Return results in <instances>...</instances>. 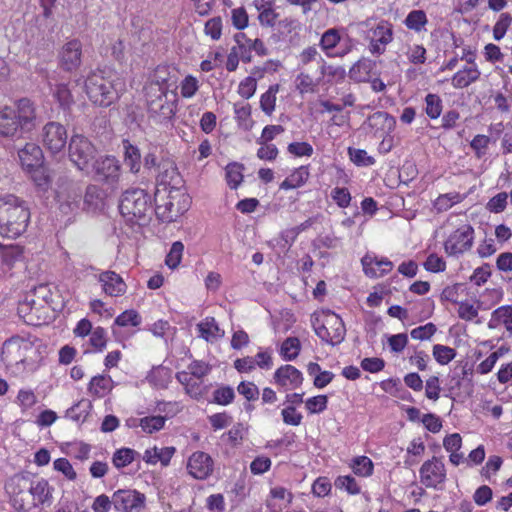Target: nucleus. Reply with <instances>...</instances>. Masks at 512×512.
Returning <instances> with one entry per match:
<instances>
[{
	"mask_svg": "<svg viewBox=\"0 0 512 512\" xmlns=\"http://www.w3.org/2000/svg\"><path fill=\"white\" fill-rule=\"evenodd\" d=\"M465 196L458 192H450L439 195L433 202V207L437 213H442L449 210L454 205L461 203Z\"/></svg>",
	"mask_w": 512,
	"mask_h": 512,
	"instance_id": "nucleus-37",
	"label": "nucleus"
},
{
	"mask_svg": "<svg viewBox=\"0 0 512 512\" xmlns=\"http://www.w3.org/2000/svg\"><path fill=\"white\" fill-rule=\"evenodd\" d=\"M350 160L357 166H371L375 159L367 154L363 149L348 148Z\"/></svg>",
	"mask_w": 512,
	"mask_h": 512,
	"instance_id": "nucleus-54",
	"label": "nucleus"
},
{
	"mask_svg": "<svg viewBox=\"0 0 512 512\" xmlns=\"http://www.w3.org/2000/svg\"><path fill=\"white\" fill-rule=\"evenodd\" d=\"M21 165L27 170H34L41 167L43 162V153L41 148L34 143H27L18 151Z\"/></svg>",
	"mask_w": 512,
	"mask_h": 512,
	"instance_id": "nucleus-28",
	"label": "nucleus"
},
{
	"mask_svg": "<svg viewBox=\"0 0 512 512\" xmlns=\"http://www.w3.org/2000/svg\"><path fill=\"white\" fill-rule=\"evenodd\" d=\"M33 350L31 342L20 337H12L4 342L1 359L7 367L18 366L26 362L29 352Z\"/></svg>",
	"mask_w": 512,
	"mask_h": 512,
	"instance_id": "nucleus-12",
	"label": "nucleus"
},
{
	"mask_svg": "<svg viewBox=\"0 0 512 512\" xmlns=\"http://www.w3.org/2000/svg\"><path fill=\"white\" fill-rule=\"evenodd\" d=\"M301 24L297 19L286 17L278 21L275 36L279 41L296 44L299 40Z\"/></svg>",
	"mask_w": 512,
	"mask_h": 512,
	"instance_id": "nucleus-26",
	"label": "nucleus"
},
{
	"mask_svg": "<svg viewBox=\"0 0 512 512\" xmlns=\"http://www.w3.org/2000/svg\"><path fill=\"white\" fill-rule=\"evenodd\" d=\"M124 90V82L117 76H106L104 71L91 72L85 80V91L95 105L108 107Z\"/></svg>",
	"mask_w": 512,
	"mask_h": 512,
	"instance_id": "nucleus-3",
	"label": "nucleus"
},
{
	"mask_svg": "<svg viewBox=\"0 0 512 512\" xmlns=\"http://www.w3.org/2000/svg\"><path fill=\"white\" fill-rule=\"evenodd\" d=\"M428 23V18L423 10H412L408 13L404 20V25L416 33L425 31V26Z\"/></svg>",
	"mask_w": 512,
	"mask_h": 512,
	"instance_id": "nucleus-38",
	"label": "nucleus"
},
{
	"mask_svg": "<svg viewBox=\"0 0 512 512\" xmlns=\"http://www.w3.org/2000/svg\"><path fill=\"white\" fill-rule=\"evenodd\" d=\"M309 178V170L307 166H301L295 169L281 184L280 189L291 190L304 185Z\"/></svg>",
	"mask_w": 512,
	"mask_h": 512,
	"instance_id": "nucleus-33",
	"label": "nucleus"
},
{
	"mask_svg": "<svg viewBox=\"0 0 512 512\" xmlns=\"http://www.w3.org/2000/svg\"><path fill=\"white\" fill-rule=\"evenodd\" d=\"M369 69L365 61H357L349 70V78L355 82H364L368 78Z\"/></svg>",
	"mask_w": 512,
	"mask_h": 512,
	"instance_id": "nucleus-56",
	"label": "nucleus"
},
{
	"mask_svg": "<svg viewBox=\"0 0 512 512\" xmlns=\"http://www.w3.org/2000/svg\"><path fill=\"white\" fill-rule=\"evenodd\" d=\"M507 199L508 194L500 192L488 201L486 208L492 213H501L506 209Z\"/></svg>",
	"mask_w": 512,
	"mask_h": 512,
	"instance_id": "nucleus-60",
	"label": "nucleus"
},
{
	"mask_svg": "<svg viewBox=\"0 0 512 512\" xmlns=\"http://www.w3.org/2000/svg\"><path fill=\"white\" fill-rule=\"evenodd\" d=\"M366 125L375 137L391 134L396 125V120L387 112L378 111L370 115L366 120Z\"/></svg>",
	"mask_w": 512,
	"mask_h": 512,
	"instance_id": "nucleus-22",
	"label": "nucleus"
},
{
	"mask_svg": "<svg viewBox=\"0 0 512 512\" xmlns=\"http://www.w3.org/2000/svg\"><path fill=\"white\" fill-rule=\"evenodd\" d=\"M111 389L112 379L104 375L94 376L88 386L89 393L98 398L104 397Z\"/></svg>",
	"mask_w": 512,
	"mask_h": 512,
	"instance_id": "nucleus-36",
	"label": "nucleus"
},
{
	"mask_svg": "<svg viewBox=\"0 0 512 512\" xmlns=\"http://www.w3.org/2000/svg\"><path fill=\"white\" fill-rule=\"evenodd\" d=\"M99 282L106 295L111 297L122 296L127 286L122 277L114 271H105L99 275Z\"/></svg>",
	"mask_w": 512,
	"mask_h": 512,
	"instance_id": "nucleus-27",
	"label": "nucleus"
},
{
	"mask_svg": "<svg viewBox=\"0 0 512 512\" xmlns=\"http://www.w3.org/2000/svg\"><path fill=\"white\" fill-rule=\"evenodd\" d=\"M212 396L213 403L226 406L233 402L235 398V392L232 387L222 385L213 392Z\"/></svg>",
	"mask_w": 512,
	"mask_h": 512,
	"instance_id": "nucleus-48",
	"label": "nucleus"
},
{
	"mask_svg": "<svg viewBox=\"0 0 512 512\" xmlns=\"http://www.w3.org/2000/svg\"><path fill=\"white\" fill-rule=\"evenodd\" d=\"M81 191L78 187L72 186L66 202L61 203L60 209L63 213L75 212L80 209Z\"/></svg>",
	"mask_w": 512,
	"mask_h": 512,
	"instance_id": "nucleus-47",
	"label": "nucleus"
},
{
	"mask_svg": "<svg viewBox=\"0 0 512 512\" xmlns=\"http://www.w3.org/2000/svg\"><path fill=\"white\" fill-rule=\"evenodd\" d=\"M91 408L89 400H81L66 411V416L73 421L84 419Z\"/></svg>",
	"mask_w": 512,
	"mask_h": 512,
	"instance_id": "nucleus-50",
	"label": "nucleus"
},
{
	"mask_svg": "<svg viewBox=\"0 0 512 512\" xmlns=\"http://www.w3.org/2000/svg\"><path fill=\"white\" fill-rule=\"evenodd\" d=\"M119 210L130 221L145 219L152 212L151 197L143 189L127 190L120 199Z\"/></svg>",
	"mask_w": 512,
	"mask_h": 512,
	"instance_id": "nucleus-5",
	"label": "nucleus"
},
{
	"mask_svg": "<svg viewBox=\"0 0 512 512\" xmlns=\"http://www.w3.org/2000/svg\"><path fill=\"white\" fill-rule=\"evenodd\" d=\"M96 154L95 146L87 137L79 134L71 137L69 157L79 170L89 174L92 164L96 160Z\"/></svg>",
	"mask_w": 512,
	"mask_h": 512,
	"instance_id": "nucleus-8",
	"label": "nucleus"
},
{
	"mask_svg": "<svg viewBox=\"0 0 512 512\" xmlns=\"http://www.w3.org/2000/svg\"><path fill=\"white\" fill-rule=\"evenodd\" d=\"M197 330L199 331V336L207 342H213L224 335V331L219 328L218 323L213 317H206L198 323Z\"/></svg>",
	"mask_w": 512,
	"mask_h": 512,
	"instance_id": "nucleus-32",
	"label": "nucleus"
},
{
	"mask_svg": "<svg viewBox=\"0 0 512 512\" xmlns=\"http://www.w3.org/2000/svg\"><path fill=\"white\" fill-rule=\"evenodd\" d=\"M244 165L238 162L229 163L225 167V178L231 189H237L243 181Z\"/></svg>",
	"mask_w": 512,
	"mask_h": 512,
	"instance_id": "nucleus-39",
	"label": "nucleus"
},
{
	"mask_svg": "<svg viewBox=\"0 0 512 512\" xmlns=\"http://www.w3.org/2000/svg\"><path fill=\"white\" fill-rule=\"evenodd\" d=\"M187 470L196 479H206L213 471V460L209 454L196 451L188 459Z\"/></svg>",
	"mask_w": 512,
	"mask_h": 512,
	"instance_id": "nucleus-20",
	"label": "nucleus"
},
{
	"mask_svg": "<svg viewBox=\"0 0 512 512\" xmlns=\"http://www.w3.org/2000/svg\"><path fill=\"white\" fill-rule=\"evenodd\" d=\"M30 220L27 203L15 195L0 198V235L16 238L24 233Z\"/></svg>",
	"mask_w": 512,
	"mask_h": 512,
	"instance_id": "nucleus-2",
	"label": "nucleus"
},
{
	"mask_svg": "<svg viewBox=\"0 0 512 512\" xmlns=\"http://www.w3.org/2000/svg\"><path fill=\"white\" fill-rule=\"evenodd\" d=\"M426 114L431 119L438 118L442 113V100L437 94H428L425 97Z\"/></svg>",
	"mask_w": 512,
	"mask_h": 512,
	"instance_id": "nucleus-51",
	"label": "nucleus"
},
{
	"mask_svg": "<svg viewBox=\"0 0 512 512\" xmlns=\"http://www.w3.org/2000/svg\"><path fill=\"white\" fill-rule=\"evenodd\" d=\"M158 175L156 178L157 189L155 192V201L161 197L162 192L166 193L169 189H173V186L179 187L181 178L177 172V167L170 161H162V166L157 170Z\"/></svg>",
	"mask_w": 512,
	"mask_h": 512,
	"instance_id": "nucleus-17",
	"label": "nucleus"
},
{
	"mask_svg": "<svg viewBox=\"0 0 512 512\" xmlns=\"http://www.w3.org/2000/svg\"><path fill=\"white\" fill-rule=\"evenodd\" d=\"M331 198L341 208H346L350 205L351 194L345 187H335L331 191Z\"/></svg>",
	"mask_w": 512,
	"mask_h": 512,
	"instance_id": "nucleus-62",
	"label": "nucleus"
},
{
	"mask_svg": "<svg viewBox=\"0 0 512 512\" xmlns=\"http://www.w3.org/2000/svg\"><path fill=\"white\" fill-rule=\"evenodd\" d=\"M328 397L326 395H318L306 400L305 405L312 414L321 413L327 408Z\"/></svg>",
	"mask_w": 512,
	"mask_h": 512,
	"instance_id": "nucleus-63",
	"label": "nucleus"
},
{
	"mask_svg": "<svg viewBox=\"0 0 512 512\" xmlns=\"http://www.w3.org/2000/svg\"><path fill=\"white\" fill-rule=\"evenodd\" d=\"M29 477L16 475L8 484V491L11 495L12 506L21 512H41L28 491Z\"/></svg>",
	"mask_w": 512,
	"mask_h": 512,
	"instance_id": "nucleus-10",
	"label": "nucleus"
},
{
	"mask_svg": "<svg viewBox=\"0 0 512 512\" xmlns=\"http://www.w3.org/2000/svg\"><path fill=\"white\" fill-rule=\"evenodd\" d=\"M500 325H504L512 333V306H501L492 312L488 328L496 329Z\"/></svg>",
	"mask_w": 512,
	"mask_h": 512,
	"instance_id": "nucleus-31",
	"label": "nucleus"
},
{
	"mask_svg": "<svg viewBox=\"0 0 512 512\" xmlns=\"http://www.w3.org/2000/svg\"><path fill=\"white\" fill-rule=\"evenodd\" d=\"M351 468L353 472L361 477H368L373 473V462L367 456H358L353 459Z\"/></svg>",
	"mask_w": 512,
	"mask_h": 512,
	"instance_id": "nucleus-45",
	"label": "nucleus"
},
{
	"mask_svg": "<svg viewBox=\"0 0 512 512\" xmlns=\"http://www.w3.org/2000/svg\"><path fill=\"white\" fill-rule=\"evenodd\" d=\"M22 257V250L19 246L9 245L2 246L0 245V262L4 267V271L10 270L13 265L19 261Z\"/></svg>",
	"mask_w": 512,
	"mask_h": 512,
	"instance_id": "nucleus-35",
	"label": "nucleus"
},
{
	"mask_svg": "<svg viewBox=\"0 0 512 512\" xmlns=\"http://www.w3.org/2000/svg\"><path fill=\"white\" fill-rule=\"evenodd\" d=\"M363 25L367 28L365 39L369 42V52L373 56L384 54L387 46L394 39L393 24L384 19L378 21L367 19L363 22Z\"/></svg>",
	"mask_w": 512,
	"mask_h": 512,
	"instance_id": "nucleus-6",
	"label": "nucleus"
},
{
	"mask_svg": "<svg viewBox=\"0 0 512 512\" xmlns=\"http://www.w3.org/2000/svg\"><path fill=\"white\" fill-rule=\"evenodd\" d=\"M138 452L131 448H120L116 450L112 457V463L116 468H124L131 464Z\"/></svg>",
	"mask_w": 512,
	"mask_h": 512,
	"instance_id": "nucleus-43",
	"label": "nucleus"
},
{
	"mask_svg": "<svg viewBox=\"0 0 512 512\" xmlns=\"http://www.w3.org/2000/svg\"><path fill=\"white\" fill-rule=\"evenodd\" d=\"M178 70L168 65H159L154 70L151 80L145 86V92H171L175 96L178 88Z\"/></svg>",
	"mask_w": 512,
	"mask_h": 512,
	"instance_id": "nucleus-11",
	"label": "nucleus"
},
{
	"mask_svg": "<svg viewBox=\"0 0 512 512\" xmlns=\"http://www.w3.org/2000/svg\"><path fill=\"white\" fill-rule=\"evenodd\" d=\"M166 417L157 415V416H146L140 418V427L147 434H153L162 430L165 426Z\"/></svg>",
	"mask_w": 512,
	"mask_h": 512,
	"instance_id": "nucleus-44",
	"label": "nucleus"
},
{
	"mask_svg": "<svg viewBox=\"0 0 512 512\" xmlns=\"http://www.w3.org/2000/svg\"><path fill=\"white\" fill-rule=\"evenodd\" d=\"M114 324L119 327H136L141 324V316L136 310H126L115 318Z\"/></svg>",
	"mask_w": 512,
	"mask_h": 512,
	"instance_id": "nucleus-49",
	"label": "nucleus"
},
{
	"mask_svg": "<svg viewBox=\"0 0 512 512\" xmlns=\"http://www.w3.org/2000/svg\"><path fill=\"white\" fill-rule=\"evenodd\" d=\"M436 331L437 328L433 323H427L412 329L410 335L415 340L423 341L430 339Z\"/></svg>",
	"mask_w": 512,
	"mask_h": 512,
	"instance_id": "nucleus-61",
	"label": "nucleus"
},
{
	"mask_svg": "<svg viewBox=\"0 0 512 512\" xmlns=\"http://www.w3.org/2000/svg\"><path fill=\"white\" fill-rule=\"evenodd\" d=\"M340 41V31L336 28H330L323 33L320 39V47L328 57H332L330 50L334 49Z\"/></svg>",
	"mask_w": 512,
	"mask_h": 512,
	"instance_id": "nucleus-40",
	"label": "nucleus"
},
{
	"mask_svg": "<svg viewBox=\"0 0 512 512\" xmlns=\"http://www.w3.org/2000/svg\"><path fill=\"white\" fill-rule=\"evenodd\" d=\"M36 120L34 103L28 98L19 99L14 106L0 109V136L20 138L35 128Z\"/></svg>",
	"mask_w": 512,
	"mask_h": 512,
	"instance_id": "nucleus-1",
	"label": "nucleus"
},
{
	"mask_svg": "<svg viewBox=\"0 0 512 512\" xmlns=\"http://www.w3.org/2000/svg\"><path fill=\"white\" fill-rule=\"evenodd\" d=\"M166 193L163 203H159V199L156 201L155 213L161 221L173 222L189 209L190 197L175 185Z\"/></svg>",
	"mask_w": 512,
	"mask_h": 512,
	"instance_id": "nucleus-7",
	"label": "nucleus"
},
{
	"mask_svg": "<svg viewBox=\"0 0 512 512\" xmlns=\"http://www.w3.org/2000/svg\"><path fill=\"white\" fill-rule=\"evenodd\" d=\"M364 274L369 278H380L388 274L393 263L387 258H378L375 254L367 253L361 259Z\"/></svg>",
	"mask_w": 512,
	"mask_h": 512,
	"instance_id": "nucleus-21",
	"label": "nucleus"
},
{
	"mask_svg": "<svg viewBox=\"0 0 512 512\" xmlns=\"http://www.w3.org/2000/svg\"><path fill=\"white\" fill-rule=\"evenodd\" d=\"M274 382L284 391L299 388L303 383V375L296 367L285 364L280 366L274 373Z\"/></svg>",
	"mask_w": 512,
	"mask_h": 512,
	"instance_id": "nucleus-19",
	"label": "nucleus"
},
{
	"mask_svg": "<svg viewBox=\"0 0 512 512\" xmlns=\"http://www.w3.org/2000/svg\"><path fill=\"white\" fill-rule=\"evenodd\" d=\"M434 359L440 365H446L456 357V350L442 344H435L432 351Z\"/></svg>",
	"mask_w": 512,
	"mask_h": 512,
	"instance_id": "nucleus-46",
	"label": "nucleus"
},
{
	"mask_svg": "<svg viewBox=\"0 0 512 512\" xmlns=\"http://www.w3.org/2000/svg\"><path fill=\"white\" fill-rule=\"evenodd\" d=\"M28 491L32 495L34 501L42 511L45 505H51L53 500L54 488L50 486L49 482L44 478L31 479L29 478Z\"/></svg>",
	"mask_w": 512,
	"mask_h": 512,
	"instance_id": "nucleus-23",
	"label": "nucleus"
},
{
	"mask_svg": "<svg viewBox=\"0 0 512 512\" xmlns=\"http://www.w3.org/2000/svg\"><path fill=\"white\" fill-rule=\"evenodd\" d=\"M82 45L78 40L66 43L60 53L61 65L67 71L77 69L81 64Z\"/></svg>",
	"mask_w": 512,
	"mask_h": 512,
	"instance_id": "nucleus-25",
	"label": "nucleus"
},
{
	"mask_svg": "<svg viewBox=\"0 0 512 512\" xmlns=\"http://www.w3.org/2000/svg\"><path fill=\"white\" fill-rule=\"evenodd\" d=\"M175 451L174 447L158 448L155 446L144 452L143 460L147 464L155 465L157 462H160L163 466H167Z\"/></svg>",
	"mask_w": 512,
	"mask_h": 512,
	"instance_id": "nucleus-30",
	"label": "nucleus"
},
{
	"mask_svg": "<svg viewBox=\"0 0 512 512\" xmlns=\"http://www.w3.org/2000/svg\"><path fill=\"white\" fill-rule=\"evenodd\" d=\"M280 90L279 84L271 85L268 90L261 95L260 108L266 115H271L275 110L276 94Z\"/></svg>",
	"mask_w": 512,
	"mask_h": 512,
	"instance_id": "nucleus-41",
	"label": "nucleus"
},
{
	"mask_svg": "<svg viewBox=\"0 0 512 512\" xmlns=\"http://www.w3.org/2000/svg\"><path fill=\"white\" fill-rule=\"evenodd\" d=\"M67 143V131L58 122H49L43 128V144L52 153L60 152Z\"/></svg>",
	"mask_w": 512,
	"mask_h": 512,
	"instance_id": "nucleus-18",
	"label": "nucleus"
},
{
	"mask_svg": "<svg viewBox=\"0 0 512 512\" xmlns=\"http://www.w3.org/2000/svg\"><path fill=\"white\" fill-rule=\"evenodd\" d=\"M180 88L182 97L191 98L199 89L198 80L192 75H187L181 82Z\"/></svg>",
	"mask_w": 512,
	"mask_h": 512,
	"instance_id": "nucleus-64",
	"label": "nucleus"
},
{
	"mask_svg": "<svg viewBox=\"0 0 512 512\" xmlns=\"http://www.w3.org/2000/svg\"><path fill=\"white\" fill-rule=\"evenodd\" d=\"M480 75L481 72L476 64L472 66H465L453 75L451 84L456 89L466 88L470 84L476 82L480 78Z\"/></svg>",
	"mask_w": 512,
	"mask_h": 512,
	"instance_id": "nucleus-29",
	"label": "nucleus"
},
{
	"mask_svg": "<svg viewBox=\"0 0 512 512\" xmlns=\"http://www.w3.org/2000/svg\"><path fill=\"white\" fill-rule=\"evenodd\" d=\"M124 162L130 171L134 174L138 173L141 168V154L138 147L131 144L128 140L123 141Z\"/></svg>",
	"mask_w": 512,
	"mask_h": 512,
	"instance_id": "nucleus-34",
	"label": "nucleus"
},
{
	"mask_svg": "<svg viewBox=\"0 0 512 512\" xmlns=\"http://www.w3.org/2000/svg\"><path fill=\"white\" fill-rule=\"evenodd\" d=\"M105 199L106 193L100 186L89 184L83 196L81 209L91 213L102 211L105 207Z\"/></svg>",
	"mask_w": 512,
	"mask_h": 512,
	"instance_id": "nucleus-24",
	"label": "nucleus"
},
{
	"mask_svg": "<svg viewBox=\"0 0 512 512\" xmlns=\"http://www.w3.org/2000/svg\"><path fill=\"white\" fill-rule=\"evenodd\" d=\"M297 236H298L297 231L294 230L293 227L283 230L280 233L279 237L277 239H275L276 246L282 252H286L290 249L292 244L295 242V240L297 239Z\"/></svg>",
	"mask_w": 512,
	"mask_h": 512,
	"instance_id": "nucleus-53",
	"label": "nucleus"
},
{
	"mask_svg": "<svg viewBox=\"0 0 512 512\" xmlns=\"http://www.w3.org/2000/svg\"><path fill=\"white\" fill-rule=\"evenodd\" d=\"M184 251V245L180 241L172 244L169 253L166 256L165 263L170 269H175L179 266Z\"/></svg>",
	"mask_w": 512,
	"mask_h": 512,
	"instance_id": "nucleus-52",
	"label": "nucleus"
},
{
	"mask_svg": "<svg viewBox=\"0 0 512 512\" xmlns=\"http://www.w3.org/2000/svg\"><path fill=\"white\" fill-rule=\"evenodd\" d=\"M91 172L94 173L96 180L115 187L121 177V165L115 157L104 156L94 161Z\"/></svg>",
	"mask_w": 512,
	"mask_h": 512,
	"instance_id": "nucleus-13",
	"label": "nucleus"
},
{
	"mask_svg": "<svg viewBox=\"0 0 512 512\" xmlns=\"http://www.w3.org/2000/svg\"><path fill=\"white\" fill-rule=\"evenodd\" d=\"M149 117L156 123L169 122L176 113V94L168 99V93L145 92Z\"/></svg>",
	"mask_w": 512,
	"mask_h": 512,
	"instance_id": "nucleus-9",
	"label": "nucleus"
},
{
	"mask_svg": "<svg viewBox=\"0 0 512 512\" xmlns=\"http://www.w3.org/2000/svg\"><path fill=\"white\" fill-rule=\"evenodd\" d=\"M420 482L427 488L438 489L446 480V468L436 456L425 461L419 470Z\"/></svg>",
	"mask_w": 512,
	"mask_h": 512,
	"instance_id": "nucleus-15",
	"label": "nucleus"
},
{
	"mask_svg": "<svg viewBox=\"0 0 512 512\" xmlns=\"http://www.w3.org/2000/svg\"><path fill=\"white\" fill-rule=\"evenodd\" d=\"M335 486L339 489H344L351 495H356L360 493V486L354 477L350 475L339 476L335 480Z\"/></svg>",
	"mask_w": 512,
	"mask_h": 512,
	"instance_id": "nucleus-57",
	"label": "nucleus"
},
{
	"mask_svg": "<svg viewBox=\"0 0 512 512\" xmlns=\"http://www.w3.org/2000/svg\"><path fill=\"white\" fill-rule=\"evenodd\" d=\"M114 508L121 512H134L144 508L146 497L133 489H119L113 493Z\"/></svg>",
	"mask_w": 512,
	"mask_h": 512,
	"instance_id": "nucleus-16",
	"label": "nucleus"
},
{
	"mask_svg": "<svg viewBox=\"0 0 512 512\" xmlns=\"http://www.w3.org/2000/svg\"><path fill=\"white\" fill-rule=\"evenodd\" d=\"M511 24L512 16L509 13H501L493 28L494 39L497 41L501 40Z\"/></svg>",
	"mask_w": 512,
	"mask_h": 512,
	"instance_id": "nucleus-55",
	"label": "nucleus"
},
{
	"mask_svg": "<svg viewBox=\"0 0 512 512\" xmlns=\"http://www.w3.org/2000/svg\"><path fill=\"white\" fill-rule=\"evenodd\" d=\"M474 229L469 224H463L453 231L444 243L445 252L456 256L463 254L473 245Z\"/></svg>",
	"mask_w": 512,
	"mask_h": 512,
	"instance_id": "nucleus-14",
	"label": "nucleus"
},
{
	"mask_svg": "<svg viewBox=\"0 0 512 512\" xmlns=\"http://www.w3.org/2000/svg\"><path fill=\"white\" fill-rule=\"evenodd\" d=\"M53 467L56 471L61 472L68 480H75L77 473L73 466L66 458H58L53 462Z\"/></svg>",
	"mask_w": 512,
	"mask_h": 512,
	"instance_id": "nucleus-59",
	"label": "nucleus"
},
{
	"mask_svg": "<svg viewBox=\"0 0 512 512\" xmlns=\"http://www.w3.org/2000/svg\"><path fill=\"white\" fill-rule=\"evenodd\" d=\"M316 335L325 343L332 346L340 344L346 335V328L342 318L336 313L327 310L312 320Z\"/></svg>",
	"mask_w": 512,
	"mask_h": 512,
	"instance_id": "nucleus-4",
	"label": "nucleus"
},
{
	"mask_svg": "<svg viewBox=\"0 0 512 512\" xmlns=\"http://www.w3.org/2000/svg\"><path fill=\"white\" fill-rule=\"evenodd\" d=\"M300 349L301 344L299 339L296 337H288L282 343L280 353L284 360L292 361L297 358L300 353Z\"/></svg>",
	"mask_w": 512,
	"mask_h": 512,
	"instance_id": "nucleus-42",
	"label": "nucleus"
},
{
	"mask_svg": "<svg viewBox=\"0 0 512 512\" xmlns=\"http://www.w3.org/2000/svg\"><path fill=\"white\" fill-rule=\"evenodd\" d=\"M16 402L22 410H28L37 403V397L31 389H21L16 397Z\"/></svg>",
	"mask_w": 512,
	"mask_h": 512,
	"instance_id": "nucleus-58",
	"label": "nucleus"
}]
</instances>
